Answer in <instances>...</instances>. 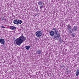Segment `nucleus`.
Segmentation results:
<instances>
[{
  "label": "nucleus",
  "instance_id": "obj_1",
  "mask_svg": "<svg viewBox=\"0 0 79 79\" xmlns=\"http://www.w3.org/2000/svg\"><path fill=\"white\" fill-rule=\"evenodd\" d=\"M26 40V38L24 37L23 34L21 36L19 37L16 40V43L17 45L20 46L22 42Z\"/></svg>",
  "mask_w": 79,
  "mask_h": 79
},
{
  "label": "nucleus",
  "instance_id": "obj_2",
  "mask_svg": "<svg viewBox=\"0 0 79 79\" xmlns=\"http://www.w3.org/2000/svg\"><path fill=\"white\" fill-rule=\"evenodd\" d=\"M60 37V33L58 32V33H55L54 35V37L55 39H59V38Z\"/></svg>",
  "mask_w": 79,
  "mask_h": 79
},
{
  "label": "nucleus",
  "instance_id": "obj_3",
  "mask_svg": "<svg viewBox=\"0 0 79 79\" xmlns=\"http://www.w3.org/2000/svg\"><path fill=\"white\" fill-rule=\"evenodd\" d=\"M35 35L37 37H40L42 35V32L40 31H38L35 33Z\"/></svg>",
  "mask_w": 79,
  "mask_h": 79
},
{
  "label": "nucleus",
  "instance_id": "obj_4",
  "mask_svg": "<svg viewBox=\"0 0 79 79\" xmlns=\"http://www.w3.org/2000/svg\"><path fill=\"white\" fill-rule=\"evenodd\" d=\"M43 2L42 1H39L38 2V5H39V6L40 7V9H42V8H43Z\"/></svg>",
  "mask_w": 79,
  "mask_h": 79
},
{
  "label": "nucleus",
  "instance_id": "obj_5",
  "mask_svg": "<svg viewBox=\"0 0 79 79\" xmlns=\"http://www.w3.org/2000/svg\"><path fill=\"white\" fill-rule=\"evenodd\" d=\"M52 30L54 31V33H57L58 32H58V29L56 28H53L52 29Z\"/></svg>",
  "mask_w": 79,
  "mask_h": 79
},
{
  "label": "nucleus",
  "instance_id": "obj_6",
  "mask_svg": "<svg viewBox=\"0 0 79 79\" xmlns=\"http://www.w3.org/2000/svg\"><path fill=\"white\" fill-rule=\"evenodd\" d=\"M0 43L1 44H5V40L1 38L0 39Z\"/></svg>",
  "mask_w": 79,
  "mask_h": 79
},
{
  "label": "nucleus",
  "instance_id": "obj_7",
  "mask_svg": "<svg viewBox=\"0 0 79 79\" xmlns=\"http://www.w3.org/2000/svg\"><path fill=\"white\" fill-rule=\"evenodd\" d=\"M72 28H67L68 32H69L70 34H71L73 33V31H71L72 30Z\"/></svg>",
  "mask_w": 79,
  "mask_h": 79
},
{
  "label": "nucleus",
  "instance_id": "obj_8",
  "mask_svg": "<svg viewBox=\"0 0 79 79\" xmlns=\"http://www.w3.org/2000/svg\"><path fill=\"white\" fill-rule=\"evenodd\" d=\"M16 29V27H15L10 26V29H11V30H15V29Z\"/></svg>",
  "mask_w": 79,
  "mask_h": 79
},
{
  "label": "nucleus",
  "instance_id": "obj_9",
  "mask_svg": "<svg viewBox=\"0 0 79 79\" xmlns=\"http://www.w3.org/2000/svg\"><path fill=\"white\" fill-rule=\"evenodd\" d=\"M77 26H74V28H73L72 29V31H73L74 32L75 31H76L77 30Z\"/></svg>",
  "mask_w": 79,
  "mask_h": 79
},
{
  "label": "nucleus",
  "instance_id": "obj_10",
  "mask_svg": "<svg viewBox=\"0 0 79 79\" xmlns=\"http://www.w3.org/2000/svg\"><path fill=\"white\" fill-rule=\"evenodd\" d=\"M50 35L51 36H53V35L54 36V35H55V32L53 31H51L50 33Z\"/></svg>",
  "mask_w": 79,
  "mask_h": 79
},
{
  "label": "nucleus",
  "instance_id": "obj_11",
  "mask_svg": "<svg viewBox=\"0 0 79 79\" xmlns=\"http://www.w3.org/2000/svg\"><path fill=\"white\" fill-rule=\"evenodd\" d=\"M42 53V51L40 50H39L36 52V54L37 55H39V54H40Z\"/></svg>",
  "mask_w": 79,
  "mask_h": 79
},
{
  "label": "nucleus",
  "instance_id": "obj_12",
  "mask_svg": "<svg viewBox=\"0 0 79 79\" xmlns=\"http://www.w3.org/2000/svg\"><path fill=\"white\" fill-rule=\"evenodd\" d=\"M13 23L15 24H18V21L16 20H15L14 21Z\"/></svg>",
  "mask_w": 79,
  "mask_h": 79
},
{
  "label": "nucleus",
  "instance_id": "obj_13",
  "mask_svg": "<svg viewBox=\"0 0 79 79\" xmlns=\"http://www.w3.org/2000/svg\"><path fill=\"white\" fill-rule=\"evenodd\" d=\"M25 48L27 50H29V48H31V46H25Z\"/></svg>",
  "mask_w": 79,
  "mask_h": 79
},
{
  "label": "nucleus",
  "instance_id": "obj_14",
  "mask_svg": "<svg viewBox=\"0 0 79 79\" xmlns=\"http://www.w3.org/2000/svg\"><path fill=\"white\" fill-rule=\"evenodd\" d=\"M79 69H77L76 71V76H79Z\"/></svg>",
  "mask_w": 79,
  "mask_h": 79
},
{
  "label": "nucleus",
  "instance_id": "obj_15",
  "mask_svg": "<svg viewBox=\"0 0 79 79\" xmlns=\"http://www.w3.org/2000/svg\"><path fill=\"white\" fill-rule=\"evenodd\" d=\"M71 26V25L70 24H69L67 25V29H69V28H72Z\"/></svg>",
  "mask_w": 79,
  "mask_h": 79
},
{
  "label": "nucleus",
  "instance_id": "obj_16",
  "mask_svg": "<svg viewBox=\"0 0 79 79\" xmlns=\"http://www.w3.org/2000/svg\"><path fill=\"white\" fill-rule=\"evenodd\" d=\"M22 23V21L21 20H18V23L19 24H21Z\"/></svg>",
  "mask_w": 79,
  "mask_h": 79
},
{
  "label": "nucleus",
  "instance_id": "obj_17",
  "mask_svg": "<svg viewBox=\"0 0 79 79\" xmlns=\"http://www.w3.org/2000/svg\"><path fill=\"white\" fill-rule=\"evenodd\" d=\"M76 36V34L75 33H73L72 34V36L73 37H74L75 36Z\"/></svg>",
  "mask_w": 79,
  "mask_h": 79
},
{
  "label": "nucleus",
  "instance_id": "obj_18",
  "mask_svg": "<svg viewBox=\"0 0 79 79\" xmlns=\"http://www.w3.org/2000/svg\"><path fill=\"white\" fill-rule=\"evenodd\" d=\"M57 40H59V42H61V38H59V39Z\"/></svg>",
  "mask_w": 79,
  "mask_h": 79
},
{
  "label": "nucleus",
  "instance_id": "obj_19",
  "mask_svg": "<svg viewBox=\"0 0 79 79\" xmlns=\"http://www.w3.org/2000/svg\"><path fill=\"white\" fill-rule=\"evenodd\" d=\"M61 68H63V67H64V65H61Z\"/></svg>",
  "mask_w": 79,
  "mask_h": 79
},
{
  "label": "nucleus",
  "instance_id": "obj_20",
  "mask_svg": "<svg viewBox=\"0 0 79 79\" xmlns=\"http://www.w3.org/2000/svg\"><path fill=\"white\" fill-rule=\"evenodd\" d=\"M2 27V28H5V27L4 26H1V27Z\"/></svg>",
  "mask_w": 79,
  "mask_h": 79
},
{
  "label": "nucleus",
  "instance_id": "obj_21",
  "mask_svg": "<svg viewBox=\"0 0 79 79\" xmlns=\"http://www.w3.org/2000/svg\"><path fill=\"white\" fill-rule=\"evenodd\" d=\"M3 18H4V17H3V19H2V20H3V19H3Z\"/></svg>",
  "mask_w": 79,
  "mask_h": 79
}]
</instances>
